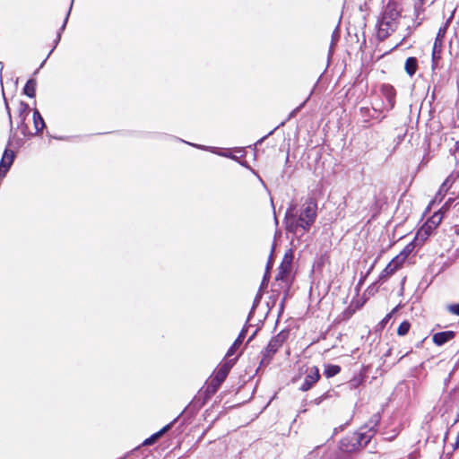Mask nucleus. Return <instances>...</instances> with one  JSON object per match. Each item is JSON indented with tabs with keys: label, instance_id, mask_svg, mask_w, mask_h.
<instances>
[{
	"label": "nucleus",
	"instance_id": "f257e3e1",
	"mask_svg": "<svg viewBox=\"0 0 459 459\" xmlns=\"http://www.w3.org/2000/svg\"><path fill=\"white\" fill-rule=\"evenodd\" d=\"M317 217V203L315 198L309 197L299 208L297 204H290L283 220L285 230L296 237H302L309 231Z\"/></svg>",
	"mask_w": 459,
	"mask_h": 459
},
{
	"label": "nucleus",
	"instance_id": "f03ea898",
	"mask_svg": "<svg viewBox=\"0 0 459 459\" xmlns=\"http://www.w3.org/2000/svg\"><path fill=\"white\" fill-rule=\"evenodd\" d=\"M4 101L6 113L8 116V119H9L10 134H9V139H8V143H7V147L4 150L2 160L0 161V176L3 178L5 177L6 173L8 172L11 166L13 165V163L14 161V158H15L14 152L12 150H9L8 147L13 146V147H15L18 149V148H21L24 144V140L22 138H16V134L13 132L11 108L9 107V104H8L7 100L4 95Z\"/></svg>",
	"mask_w": 459,
	"mask_h": 459
},
{
	"label": "nucleus",
	"instance_id": "7ed1b4c3",
	"mask_svg": "<svg viewBox=\"0 0 459 459\" xmlns=\"http://www.w3.org/2000/svg\"><path fill=\"white\" fill-rule=\"evenodd\" d=\"M400 16L401 13L397 9V4L395 3L389 2L385 5L381 16L378 18L377 22V36L379 40H385L391 32L394 31L397 20Z\"/></svg>",
	"mask_w": 459,
	"mask_h": 459
},
{
	"label": "nucleus",
	"instance_id": "20e7f679",
	"mask_svg": "<svg viewBox=\"0 0 459 459\" xmlns=\"http://www.w3.org/2000/svg\"><path fill=\"white\" fill-rule=\"evenodd\" d=\"M220 386L221 385L213 382V379L211 377L193 398L187 409L193 412L198 411L218 391Z\"/></svg>",
	"mask_w": 459,
	"mask_h": 459
},
{
	"label": "nucleus",
	"instance_id": "39448f33",
	"mask_svg": "<svg viewBox=\"0 0 459 459\" xmlns=\"http://www.w3.org/2000/svg\"><path fill=\"white\" fill-rule=\"evenodd\" d=\"M290 330L283 329L276 335L273 336L267 346L261 351V364H268L274 354L280 350L283 343L289 339Z\"/></svg>",
	"mask_w": 459,
	"mask_h": 459
},
{
	"label": "nucleus",
	"instance_id": "423d86ee",
	"mask_svg": "<svg viewBox=\"0 0 459 459\" xmlns=\"http://www.w3.org/2000/svg\"><path fill=\"white\" fill-rule=\"evenodd\" d=\"M442 220L443 213L441 210L434 212L432 216L429 217L418 230L415 236L416 240H420V244H423L424 241L432 234L433 230L440 224Z\"/></svg>",
	"mask_w": 459,
	"mask_h": 459
},
{
	"label": "nucleus",
	"instance_id": "0eeeda50",
	"mask_svg": "<svg viewBox=\"0 0 459 459\" xmlns=\"http://www.w3.org/2000/svg\"><path fill=\"white\" fill-rule=\"evenodd\" d=\"M18 112H19V114H18L19 122L17 125V129H20L22 134L24 137L30 138V137L33 136L35 134L30 132L28 125L25 122L28 116L30 115L29 105L26 102L21 100L20 104H19Z\"/></svg>",
	"mask_w": 459,
	"mask_h": 459
},
{
	"label": "nucleus",
	"instance_id": "6e6552de",
	"mask_svg": "<svg viewBox=\"0 0 459 459\" xmlns=\"http://www.w3.org/2000/svg\"><path fill=\"white\" fill-rule=\"evenodd\" d=\"M380 93L384 99L383 108L386 111L392 110L395 106L396 91L389 83H383L380 87Z\"/></svg>",
	"mask_w": 459,
	"mask_h": 459
},
{
	"label": "nucleus",
	"instance_id": "1a4fd4ad",
	"mask_svg": "<svg viewBox=\"0 0 459 459\" xmlns=\"http://www.w3.org/2000/svg\"><path fill=\"white\" fill-rule=\"evenodd\" d=\"M320 374L317 367L314 366L307 370L303 383L301 384L299 390L307 392L312 388V386L319 380Z\"/></svg>",
	"mask_w": 459,
	"mask_h": 459
},
{
	"label": "nucleus",
	"instance_id": "9d476101",
	"mask_svg": "<svg viewBox=\"0 0 459 459\" xmlns=\"http://www.w3.org/2000/svg\"><path fill=\"white\" fill-rule=\"evenodd\" d=\"M446 32V29H439L437 35L436 37L433 50H432V69H436L437 66V62L441 58V50H442V38L444 37Z\"/></svg>",
	"mask_w": 459,
	"mask_h": 459
},
{
	"label": "nucleus",
	"instance_id": "9b49d317",
	"mask_svg": "<svg viewBox=\"0 0 459 459\" xmlns=\"http://www.w3.org/2000/svg\"><path fill=\"white\" fill-rule=\"evenodd\" d=\"M236 359L226 361L224 364H222L215 372L214 376L212 377L213 379V382H216L220 385L223 383V381L226 379L227 376L229 375L231 368L233 367Z\"/></svg>",
	"mask_w": 459,
	"mask_h": 459
},
{
	"label": "nucleus",
	"instance_id": "f8f14e48",
	"mask_svg": "<svg viewBox=\"0 0 459 459\" xmlns=\"http://www.w3.org/2000/svg\"><path fill=\"white\" fill-rule=\"evenodd\" d=\"M399 263V256H395L381 272L378 276V281L384 282L386 279L394 274L401 266Z\"/></svg>",
	"mask_w": 459,
	"mask_h": 459
},
{
	"label": "nucleus",
	"instance_id": "ddd939ff",
	"mask_svg": "<svg viewBox=\"0 0 459 459\" xmlns=\"http://www.w3.org/2000/svg\"><path fill=\"white\" fill-rule=\"evenodd\" d=\"M456 335L455 331H443L433 334L432 340L437 346H442L454 339Z\"/></svg>",
	"mask_w": 459,
	"mask_h": 459
},
{
	"label": "nucleus",
	"instance_id": "4468645a",
	"mask_svg": "<svg viewBox=\"0 0 459 459\" xmlns=\"http://www.w3.org/2000/svg\"><path fill=\"white\" fill-rule=\"evenodd\" d=\"M372 430H364L359 429V430L354 434V439L359 446H366L373 437Z\"/></svg>",
	"mask_w": 459,
	"mask_h": 459
},
{
	"label": "nucleus",
	"instance_id": "2eb2a0df",
	"mask_svg": "<svg viewBox=\"0 0 459 459\" xmlns=\"http://www.w3.org/2000/svg\"><path fill=\"white\" fill-rule=\"evenodd\" d=\"M247 323L246 322V325H244V327L241 329V331L239 332L237 339L234 341V342L231 344V346L229 348L227 353H226V356L227 357H230L232 356L237 349L240 346V344L243 342L246 335H247Z\"/></svg>",
	"mask_w": 459,
	"mask_h": 459
},
{
	"label": "nucleus",
	"instance_id": "dca6fc26",
	"mask_svg": "<svg viewBox=\"0 0 459 459\" xmlns=\"http://www.w3.org/2000/svg\"><path fill=\"white\" fill-rule=\"evenodd\" d=\"M381 420V414L380 412L374 413L368 422H366L362 427L361 429L364 430H372L373 436H375L377 432V427L378 426L379 422Z\"/></svg>",
	"mask_w": 459,
	"mask_h": 459
},
{
	"label": "nucleus",
	"instance_id": "f3484780",
	"mask_svg": "<svg viewBox=\"0 0 459 459\" xmlns=\"http://www.w3.org/2000/svg\"><path fill=\"white\" fill-rule=\"evenodd\" d=\"M416 245H421L420 240L414 239L411 241L409 244H407L404 248L400 252V254L397 255L399 256V263L402 264L414 250Z\"/></svg>",
	"mask_w": 459,
	"mask_h": 459
},
{
	"label": "nucleus",
	"instance_id": "a211bd4d",
	"mask_svg": "<svg viewBox=\"0 0 459 459\" xmlns=\"http://www.w3.org/2000/svg\"><path fill=\"white\" fill-rule=\"evenodd\" d=\"M404 69L408 75L413 76L418 69V59L414 56H410L406 59Z\"/></svg>",
	"mask_w": 459,
	"mask_h": 459
},
{
	"label": "nucleus",
	"instance_id": "6ab92c4d",
	"mask_svg": "<svg viewBox=\"0 0 459 459\" xmlns=\"http://www.w3.org/2000/svg\"><path fill=\"white\" fill-rule=\"evenodd\" d=\"M33 124H34V128L36 130L35 134H39V133L42 132V130L46 126L45 121H44L40 112L36 108L33 110Z\"/></svg>",
	"mask_w": 459,
	"mask_h": 459
},
{
	"label": "nucleus",
	"instance_id": "aec40b11",
	"mask_svg": "<svg viewBox=\"0 0 459 459\" xmlns=\"http://www.w3.org/2000/svg\"><path fill=\"white\" fill-rule=\"evenodd\" d=\"M178 141L186 143L187 144H190V145H192L194 147H196V148H199L201 150H210L212 152L217 153V154H219L221 156H224V157H227V158L233 159V160H238V158L235 155H233L232 153H230V152H227V153H225V152H218L216 151L217 150L216 147H207V146H204V145H199V144H195V143H191L186 142V141H184L182 139H178Z\"/></svg>",
	"mask_w": 459,
	"mask_h": 459
},
{
	"label": "nucleus",
	"instance_id": "412c9836",
	"mask_svg": "<svg viewBox=\"0 0 459 459\" xmlns=\"http://www.w3.org/2000/svg\"><path fill=\"white\" fill-rule=\"evenodd\" d=\"M290 271V267L289 266V262H281L278 268V273L275 277V280L285 281L288 278Z\"/></svg>",
	"mask_w": 459,
	"mask_h": 459
},
{
	"label": "nucleus",
	"instance_id": "4be33fe9",
	"mask_svg": "<svg viewBox=\"0 0 459 459\" xmlns=\"http://www.w3.org/2000/svg\"><path fill=\"white\" fill-rule=\"evenodd\" d=\"M37 81L34 78H30L27 81L23 87V93L29 98H34L36 96Z\"/></svg>",
	"mask_w": 459,
	"mask_h": 459
},
{
	"label": "nucleus",
	"instance_id": "5701e85b",
	"mask_svg": "<svg viewBox=\"0 0 459 459\" xmlns=\"http://www.w3.org/2000/svg\"><path fill=\"white\" fill-rule=\"evenodd\" d=\"M341 371V367L333 364H327L325 366L324 375L327 377H333L339 374Z\"/></svg>",
	"mask_w": 459,
	"mask_h": 459
},
{
	"label": "nucleus",
	"instance_id": "b1692460",
	"mask_svg": "<svg viewBox=\"0 0 459 459\" xmlns=\"http://www.w3.org/2000/svg\"><path fill=\"white\" fill-rule=\"evenodd\" d=\"M262 297H263V290H258V291L254 299L252 307L247 316V323H248L251 320L252 316H254L255 310L260 304Z\"/></svg>",
	"mask_w": 459,
	"mask_h": 459
},
{
	"label": "nucleus",
	"instance_id": "393cba45",
	"mask_svg": "<svg viewBox=\"0 0 459 459\" xmlns=\"http://www.w3.org/2000/svg\"><path fill=\"white\" fill-rule=\"evenodd\" d=\"M364 382V377L361 375H358L353 377L348 383V387L350 389H357L359 386L362 385Z\"/></svg>",
	"mask_w": 459,
	"mask_h": 459
},
{
	"label": "nucleus",
	"instance_id": "a878e982",
	"mask_svg": "<svg viewBox=\"0 0 459 459\" xmlns=\"http://www.w3.org/2000/svg\"><path fill=\"white\" fill-rule=\"evenodd\" d=\"M410 328H411V324L409 323V321H406V320L403 321L400 324V325L398 326L397 334L400 336H404L409 333Z\"/></svg>",
	"mask_w": 459,
	"mask_h": 459
},
{
	"label": "nucleus",
	"instance_id": "bb28decb",
	"mask_svg": "<svg viewBox=\"0 0 459 459\" xmlns=\"http://www.w3.org/2000/svg\"><path fill=\"white\" fill-rule=\"evenodd\" d=\"M396 311V307L394 308L392 312L385 315V316L378 323L377 327L379 329H384L386 325V324L389 322V320L392 318L393 314Z\"/></svg>",
	"mask_w": 459,
	"mask_h": 459
},
{
	"label": "nucleus",
	"instance_id": "cd10ccee",
	"mask_svg": "<svg viewBox=\"0 0 459 459\" xmlns=\"http://www.w3.org/2000/svg\"><path fill=\"white\" fill-rule=\"evenodd\" d=\"M73 4H74V0H72L71 2V4L69 6V9L66 13V15L65 17V20H64V22L62 24V26L59 28L57 33H60V36L62 35V32L65 30V27H66V24H67V22H68V19H69V16H70V13H71V10H72V7H73Z\"/></svg>",
	"mask_w": 459,
	"mask_h": 459
},
{
	"label": "nucleus",
	"instance_id": "c85d7f7f",
	"mask_svg": "<svg viewBox=\"0 0 459 459\" xmlns=\"http://www.w3.org/2000/svg\"><path fill=\"white\" fill-rule=\"evenodd\" d=\"M179 418V416H178L177 418H175L171 422H169V424L165 425L161 429H160L159 431H157L156 433L159 434V437H160L163 434H165L166 432H168L169 429H171L172 426L174 425V423L178 420V419Z\"/></svg>",
	"mask_w": 459,
	"mask_h": 459
},
{
	"label": "nucleus",
	"instance_id": "c756f323",
	"mask_svg": "<svg viewBox=\"0 0 459 459\" xmlns=\"http://www.w3.org/2000/svg\"><path fill=\"white\" fill-rule=\"evenodd\" d=\"M179 418V416H178L177 418H175L171 422H169V424L165 425L161 429H160L159 431H157L156 433L159 434V437H160L163 434H165L166 432H168L169 429H171L172 426L174 425V423L178 420V419Z\"/></svg>",
	"mask_w": 459,
	"mask_h": 459
},
{
	"label": "nucleus",
	"instance_id": "7c9ffc66",
	"mask_svg": "<svg viewBox=\"0 0 459 459\" xmlns=\"http://www.w3.org/2000/svg\"><path fill=\"white\" fill-rule=\"evenodd\" d=\"M269 280H270V273L264 272L260 287H259L260 290H263L264 289L267 288Z\"/></svg>",
	"mask_w": 459,
	"mask_h": 459
},
{
	"label": "nucleus",
	"instance_id": "2f4dec72",
	"mask_svg": "<svg viewBox=\"0 0 459 459\" xmlns=\"http://www.w3.org/2000/svg\"><path fill=\"white\" fill-rule=\"evenodd\" d=\"M359 112L361 116L370 117V118H378V116H375L374 114L370 113V108L367 107H361L359 108Z\"/></svg>",
	"mask_w": 459,
	"mask_h": 459
},
{
	"label": "nucleus",
	"instance_id": "473e14b6",
	"mask_svg": "<svg viewBox=\"0 0 459 459\" xmlns=\"http://www.w3.org/2000/svg\"><path fill=\"white\" fill-rule=\"evenodd\" d=\"M446 310L449 313L459 316V303L447 305L446 306Z\"/></svg>",
	"mask_w": 459,
	"mask_h": 459
},
{
	"label": "nucleus",
	"instance_id": "72a5a7b5",
	"mask_svg": "<svg viewBox=\"0 0 459 459\" xmlns=\"http://www.w3.org/2000/svg\"><path fill=\"white\" fill-rule=\"evenodd\" d=\"M337 392L333 389H330L328 391H326L325 393H324L322 394V397L324 399V401H326L328 399H333V398H336L337 397Z\"/></svg>",
	"mask_w": 459,
	"mask_h": 459
},
{
	"label": "nucleus",
	"instance_id": "f704fd0d",
	"mask_svg": "<svg viewBox=\"0 0 459 459\" xmlns=\"http://www.w3.org/2000/svg\"><path fill=\"white\" fill-rule=\"evenodd\" d=\"M159 438H160V437H159V434L154 433V434H152L151 437H149L148 438H146V439L143 441V446H151V445L154 444V443H155Z\"/></svg>",
	"mask_w": 459,
	"mask_h": 459
},
{
	"label": "nucleus",
	"instance_id": "c9c22d12",
	"mask_svg": "<svg viewBox=\"0 0 459 459\" xmlns=\"http://www.w3.org/2000/svg\"><path fill=\"white\" fill-rule=\"evenodd\" d=\"M308 99H307L305 101H303L299 107H297L296 108H294L289 115V117L288 119H290L291 117H293L294 116H296V114L298 112H299L301 110V108H303V107L306 105V102L307 101Z\"/></svg>",
	"mask_w": 459,
	"mask_h": 459
},
{
	"label": "nucleus",
	"instance_id": "e433bc0d",
	"mask_svg": "<svg viewBox=\"0 0 459 459\" xmlns=\"http://www.w3.org/2000/svg\"><path fill=\"white\" fill-rule=\"evenodd\" d=\"M273 247L272 248L271 255H269V258H268V261L266 264V267H265V272L270 273V270L273 268Z\"/></svg>",
	"mask_w": 459,
	"mask_h": 459
},
{
	"label": "nucleus",
	"instance_id": "4c0bfd02",
	"mask_svg": "<svg viewBox=\"0 0 459 459\" xmlns=\"http://www.w3.org/2000/svg\"><path fill=\"white\" fill-rule=\"evenodd\" d=\"M380 281H378V280L375 282H373L368 289V291L369 292V294H374L376 291H377V285Z\"/></svg>",
	"mask_w": 459,
	"mask_h": 459
},
{
	"label": "nucleus",
	"instance_id": "58836bf2",
	"mask_svg": "<svg viewBox=\"0 0 459 459\" xmlns=\"http://www.w3.org/2000/svg\"><path fill=\"white\" fill-rule=\"evenodd\" d=\"M289 262V266L290 267L291 265V262H292V253H291V250H289L285 255H284V257H283V260L282 262Z\"/></svg>",
	"mask_w": 459,
	"mask_h": 459
},
{
	"label": "nucleus",
	"instance_id": "ea45409f",
	"mask_svg": "<svg viewBox=\"0 0 459 459\" xmlns=\"http://www.w3.org/2000/svg\"><path fill=\"white\" fill-rule=\"evenodd\" d=\"M60 33H56V39L54 40V46L52 48V49L49 51L48 55L47 56V58L49 57V56L51 55V53L54 51V49L56 48V46L58 45V43L60 42Z\"/></svg>",
	"mask_w": 459,
	"mask_h": 459
},
{
	"label": "nucleus",
	"instance_id": "a19ab883",
	"mask_svg": "<svg viewBox=\"0 0 459 459\" xmlns=\"http://www.w3.org/2000/svg\"><path fill=\"white\" fill-rule=\"evenodd\" d=\"M279 126H276L274 129H273L272 131H270L266 135H264V137H262L261 139H259L255 144H260L262 143L265 138H267L269 135L273 134L274 133V131L278 128Z\"/></svg>",
	"mask_w": 459,
	"mask_h": 459
},
{
	"label": "nucleus",
	"instance_id": "79ce46f5",
	"mask_svg": "<svg viewBox=\"0 0 459 459\" xmlns=\"http://www.w3.org/2000/svg\"><path fill=\"white\" fill-rule=\"evenodd\" d=\"M324 399L322 397V395L315 398L314 400H312L310 403L315 404V405H320L322 403H324Z\"/></svg>",
	"mask_w": 459,
	"mask_h": 459
},
{
	"label": "nucleus",
	"instance_id": "37998d69",
	"mask_svg": "<svg viewBox=\"0 0 459 459\" xmlns=\"http://www.w3.org/2000/svg\"><path fill=\"white\" fill-rule=\"evenodd\" d=\"M452 203V199H448L446 204L443 205V207L440 209L442 213L444 214V210L448 208V205Z\"/></svg>",
	"mask_w": 459,
	"mask_h": 459
},
{
	"label": "nucleus",
	"instance_id": "c03bdc74",
	"mask_svg": "<svg viewBox=\"0 0 459 459\" xmlns=\"http://www.w3.org/2000/svg\"><path fill=\"white\" fill-rule=\"evenodd\" d=\"M257 332H258V329H255V330L254 331V333H253L249 336V338L247 339V343H249L250 342H252V341L254 340V338H255V336L256 335Z\"/></svg>",
	"mask_w": 459,
	"mask_h": 459
},
{
	"label": "nucleus",
	"instance_id": "a18cd8bd",
	"mask_svg": "<svg viewBox=\"0 0 459 459\" xmlns=\"http://www.w3.org/2000/svg\"><path fill=\"white\" fill-rule=\"evenodd\" d=\"M459 447V433L457 434V437H456V439H455V442L454 444V448L456 449Z\"/></svg>",
	"mask_w": 459,
	"mask_h": 459
},
{
	"label": "nucleus",
	"instance_id": "49530a36",
	"mask_svg": "<svg viewBox=\"0 0 459 459\" xmlns=\"http://www.w3.org/2000/svg\"><path fill=\"white\" fill-rule=\"evenodd\" d=\"M458 149H459V141H456L455 144V150L451 149L450 152H451V153H454Z\"/></svg>",
	"mask_w": 459,
	"mask_h": 459
},
{
	"label": "nucleus",
	"instance_id": "de8ad7c7",
	"mask_svg": "<svg viewBox=\"0 0 459 459\" xmlns=\"http://www.w3.org/2000/svg\"><path fill=\"white\" fill-rule=\"evenodd\" d=\"M46 60H47V58H46L45 60H43V62L40 64V65H39V69H37V70L34 72V74H38L39 70L40 68H42V67H43V65H45V63H46Z\"/></svg>",
	"mask_w": 459,
	"mask_h": 459
},
{
	"label": "nucleus",
	"instance_id": "09e8293b",
	"mask_svg": "<svg viewBox=\"0 0 459 459\" xmlns=\"http://www.w3.org/2000/svg\"><path fill=\"white\" fill-rule=\"evenodd\" d=\"M257 178H258L259 181L262 183V185L265 186L264 180L261 178V177L259 175H257Z\"/></svg>",
	"mask_w": 459,
	"mask_h": 459
},
{
	"label": "nucleus",
	"instance_id": "8fccbe9b",
	"mask_svg": "<svg viewBox=\"0 0 459 459\" xmlns=\"http://www.w3.org/2000/svg\"><path fill=\"white\" fill-rule=\"evenodd\" d=\"M284 300H285V299H282V301H281V309H282V308H283V303H284Z\"/></svg>",
	"mask_w": 459,
	"mask_h": 459
},
{
	"label": "nucleus",
	"instance_id": "3c124183",
	"mask_svg": "<svg viewBox=\"0 0 459 459\" xmlns=\"http://www.w3.org/2000/svg\"><path fill=\"white\" fill-rule=\"evenodd\" d=\"M446 187V181L443 183L441 188Z\"/></svg>",
	"mask_w": 459,
	"mask_h": 459
},
{
	"label": "nucleus",
	"instance_id": "603ef678",
	"mask_svg": "<svg viewBox=\"0 0 459 459\" xmlns=\"http://www.w3.org/2000/svg\"><path fill=\"white\" fill-rule=\"evenodd\" d=\"M374 113L377 112V109L376 108H373Z\"/></svg>",
	"mask_w": 459,
	"mask_h": 459
},
{
	"label": "nucleus",
	"instance_id": "864d4df0",
	"mask_svg": "<svg viewBox=\"0 0 459 459\" xmlns=\"http://www.w3.org/2000/svg\"><path fill=\"white\" fill-rule=\"evenodd\" d=\"M385 117V116H382L381 117H379V120L381 121Z\"/></svg>",
	"mask_w": 459,
	"mask_h": 459
},
{
	"label": "nucleus",
	"instance_id": "5fc2aeb1",
	"mask_svg": "<svg viewBox=\"0 0 459 459\" xmlns=\"http://www.w3.org/2000/svg\"><path fill=\"white\" fill-rule=\"evenodd\" d=\"M289 161V155L286 157V163Z\"/></svg>",
	"mask_w": 459,
	"mask_h": 459
}]
</instances>
